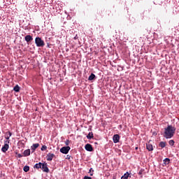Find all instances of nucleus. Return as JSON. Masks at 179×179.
<instances>
[{"mask_svg":"<svg viewBox=\"0 0 179 179\" xmlns=\"http://www.w3.org/2000/svg\"><path fill=\"white\" fill-rule=\"evenodd\" d=\"M38 146H40V144H38V143L33 144L32 146L31 147V150H33V152H34L36 150V149H37V148H38Z\"/></svg>","mask_w":179,"mask_h":179,"instance_id":"nucleus-12","label":"nucleus"},{"mask_svg":"<svg viewBox=\"0 0 179 179\" xmlns=\"http://www.w3.org/2000/svg\"><path fill=\"white\" fill-rule=\"evenodd\" d=\"M163 162L165 165L170 164V159L169 158L164 159Z\"/></svg>","mask_w":179,"mask_h":179,"instance_id":"nucleus-19","label":"nucleus"},{"mask_svg":"<svg viewBox=\"0 0 179 179\" xmlns=\"http://www.w3.org/2000/svg\"><path fill=\"white\" fill-rule=\"evenodd\" d=\"M23 170L25 171V173H27V171H29L30 167L29 166H24Z\"/></svg>","mask_w":179,"mask_h":179,"instance_id":"nucleus-20","label":"nucleus"},{"mask_svg":"<svg viewBox=\"0 0 179 179\" xmlns=\"http://www.w3.org/2000/svg\"><path fill=\"white\" fill-rule=\"evenodd\" d=\"M169 143L170 146H174V143H176V142H174V140H170L169 141Z\"/></svg>","mask_w":179,"mask_h":179,"instance_id":"nucleus-21","label":"nucleus"},{"mask_svg":"<svg viewBox=\"0 0 179 179\" xmlns=\"http://www.w3.org/2000/svg\"><path fill=\"white\" fill-rule=\"evenodd\" d=\"M9 138H10V137H9V136H6V139L7 141H9Z\"/></svg>","mask_w":179,"mask_h":179,"instance_id":"nucleus-29","label":"nucleus"},{"mask_svg":"<svg viewBox=\"0 0 179 179\" xmlns=\"http://www.w3.org/2000/svg\"><path fill=\"white\" fill-rule=\"evenodd\" d=\"M114 143H118L120 142V135L115 134L113 137Z\"/></svg>","mask_w":179,"mask_h":179,"instance_id":"nucleus-8","label":"nucleus"},{"mask_svg":"<svg viewBox=\"0 0 179 179\" xmlns=\"http://www.w3.org/2000/svg\"><path fill=\"white\" fill-rule=\"evenodd\" d=\"M25 41H27V43H30V41H33V36H30V35H27L25 36Z\"/></svg>","mask_w":179,"mask_h":179,"instance_id":"nucleus-10","label":"nucleus"},{"mask_svg":"<svg viewBox=\"0 0 179 179\" xmlns=\"http://www.w3.org/2000/svg\"><path fill=\"white\" fill-rule=\"evenodd\" d=\"M41 150L42 151L47 150V145H43L42 148H41Z\"/></svg>","mask_w":179,"mask_h":179,"instance_id":"nucleus-22","label":"nucleus"},{"mask_svg":"<svg viewBox=\"0 0 179 179\" xmlns=\"http://www.w3.org/2000/svg\"><path fill=\"white\" fill-rule=\"evenodd\" d=\"M54 157H55V155L49 152L46 155V160H48V162H51V161H52V159H54Z\"/></svg>","mask_w":179,"mask_h":179,"instance_id":"nucleus-6","label":"nucleus"},{"mask_svg":"<svg viewBox=\"0 0 179 179\" xmlns=\"http://www.w3.org/2000/svg\"><path fill=\"white\" fill-rule=\"evenodd\" d=\"M65 143H66V146H69V144L71 143V141H70L69 140H66V142H65Z\"/></svg>","mask_w":179,"mask_h":179,"instance_id":"nucleus-24","label":"nucleus"},{"mask_svg":"<svg viewBox=\"0 0 179 179\" xmlns=\"http://www.w3.org/2000/svg\"><path fill=\"white\" fill-rule=\"evenodd\" d=\"M176 129H177L174 126L168 125L164 128V138H166V139H171V138L174 136Z\"/></svg>","mask_w":179,"mask_h":179,"instance_id":"nucleus-1","label":"nucleus"},{"mask_svg":"<svg viewBox=\"0 0 179 179\" xmlns=\"http://www.w3.org/2000/svg\"><path fill=\"white\" fill-rule=\"evenodd\" d=\"M85 149V150H87V152H93V146H92L91 144H86Z\"/></svg>","mask_w":179,"mask_h":179,"instance_id":"nucleus-7","label":"nucleus"},{"mask_svg":"<svg viewBox=\"0 0 179 179\" xmlns=\"http://www.w3.org/2000/svg\"><path fill=\"white\" fill-rule=\"evenodd\" d=\"M13 90L17 93V92H20V87H19V85H16L14 87Z\"/></svg>","mask_w":179,"mask_h":179,"instance_id":"nucleus-15","label":"nucleus"},{"mask_svg":"<svg viewBox=\"0 0 179 179\" xmlns=\"http://www.w3.org/2000/svg\"><path fill=\"white\" fill-rule=\"evenodd\" d=\"M90 176H93V173H90Z\"/></svg>","mask_w":179,"mask_h":179,"instance_id":"nucleus-30","label":"nucleus"},{"mask_svg":"<svg viewBox=\"0 0 179 179\" xmlns=\"http://www.w3.org/2000/svg\"><path fill=\"white\" fill-rule=\"evenodd\" d=\"M18 157H23V155H22V154H18Z\"/></svg>","mask_w":179,"mask_h":179,"instance_id":"nucleus-28","label":"nucleus"},{"mask_svg":"<svg viewBox=\"0 0 179 179\" xmlns=\"http://www.w3.org/2000/svg\"><path fill=\"white\" fill-rule=\"evenodd\" d=\"M146 148H147V150H148L149 152H152L153 150V145L150 143V141H149L146 144Z\"/></svg>","mask_w":179,"mask_h":179,"instance_id":"nucleus-9","label":"nucleus"},{"mask_svg":"<svg viewBox=\"0 0 179 179\" xmlns=\"http://www.w3.org/2000/svg\"><path fill=\"white\" fill-rule=\"evenodd\" d=\"M87 139H93V132H90L87 136Z\"/></svg>","mask_w":179,"mask_h":179,"instance_id":"nucleus-17","label":"nucleus"},{"mask_svg":"<svg viewBox=\"0 0 179 179\" xmlns=\"http://www.w3.org/2000/svg\"><path fill=\"white\" fill-rule=\"evenodd\" d=\"M24 157H27V156H30V149L25 150L23 152Z\"/></svg>","mask_w":179,"mask_h":179,"instance_id":"nucleus-11","label":"nucleus"},{"mask_svg":"<svg viewBox=\"0 0 179 179\" xmlns=\"http://www.w3.org/2000/svg\"><path fill=\"white\" fill-rule=\"evenodd\" d=\"M35 43L36 44V47H44L45 45V43L40 37L35 38Z\"/></svg>","mask_w":179,"mask_h":179,"instance_id":"nucleus-2","label":"nucleus"},{"mask_svg":"<svg viewBox=\"0 0 179 179\" xmlns=\"http://www.w3.org/2000/svg\"><path fill=\"white\" fill-rule=\"evenodd\" d=\"M142 174H143V169H141L138 172V176H141V178H142Z\"/></svg>","mask_w":179,"mask_h":179,"instance_id":"nucleus-23","label":"nucleus"},{"mask_svg":"<svg viewBox=\"0 0 179 179\" xmlns=\"http://www.w3.org/2000/svg\"><path fill=\"white\" fill-rule=\"evenodd\" d=\"M69 150H71V147L69 146L62 147L60 149L61 153H63L64 155H68V153H69Z\"/></svg>","mask_w":179,"mask_h":179,"instance_id":"nucleus-3","label":"nucleus"},{"mask_svg":"<svg viewBox=\"0 0 179 179\" xmlns=\"http://www.w3.org/2000/svg\"><path fill=\"white\" fill-rule=\"evenodd\" d=\"M7 134H8L9 137L12 136V133L10 131H8Z\"/></svg>","mask_w":179,"mask_h":179,"instance_id":"nucleus-26","label":"nucleus"},{"mask_svg":"<svg viewBox=\"0 0 179 179\" xmlns=\"http://www.w3.org/2000/svg\"><path fill=\"white\" fill-rule=\"evenodd\" d=\"M8 143H9V141H6L4 142V145L1 148V150L3 152V153L8 152V149H9V145Z\"/></svg>","mask_w":179,"mask_h":179,"instance_id":"nucleus-4","label":"nucleus"},{"mask_svg":"<svg viewBox=\"0 0 179 179\" xmlns=\"http://www.w3.org/2000/svg\"><path fill=\"white\" fill-rule=\"evenodd\" d=\"M43 165V163L39 162L38 164H36L34 166V169H41V166Z\"/></svg>","mask_w":179,"mask_h":179,"instance_id":"nucleus-14","label":"nucleus"},{"mask_svg":"<svg viewBox=\"0 0 179 179\" xmlns=\"http://www.w3.org/2000/svg\"><path fill=\"white\" fill-rule=\"evenodd\" d=\"M159 147L163 149V148H166V142L164 141H161L159 143Z\"/></svg>","mask_w":179,"mask_h":179,"instance_id":"nucleus-18","label":"nucleus"},{"mask_svg":"<svg viewBox=\"0 0 179 179\" xmlns=\"http://www.w3.org/2000/svg\"><path fill=\"white\" fill-rule=\"evenodd\" d=\"M128 177H129V173L127 172L121 177V179H128Z\"/></svg>","mask_w":179,"mask_h":179,"instance_id":"nucleus-16","label":"nucleus"},{"mask_svg":"<svg viewBox=\"0 0 179 179\" xmlns=\"http://www.w3.org/2000/svg\"><path fill=\"white\" fill-rule=\"evenodd\" d=\"M92 173H93V171H94L93 170V168H91V169H90L89 173H92Z\"/></svg>","mask_w":179,"mask_h":179,"instance_id":"nucleus-27","label":"nucleus"},{"mask_svg":"<svg viewBox=\"0 0 179 179\" xmlns=\"http://www.w3.org/2000/svg\"><path fill=\"white\" fill-rule=\"evenodd\" d=\"M48 166V164H47L46 162H44L41 165V170H43V171L44 173H49V171H50V169H48V166Z\"/></svg>","mask_w":179,"mask_h":179,"instance_id":"nucleus-5","label":"nucleus"},{"mask_svg":"<svg viewBox=\"0 0 179 179\" xmlns=\"http://www.w3.org/2000/svg\"><path fill=\"white\" fill-rule=\"evenodd\" d=\"M94 79H96V75H94V73H91L88 78V80H94Z\"/></svg>","mask_w":179,"mask_h":179,"instance_id":"nucleus-13","label":"nucleus"},{"mask_svg":"<svg viewBox=\"0 0 179 179\" xmlns=\"http://www.w3.org/2000/svg\"><path fill=\"white\" fill-rule=\"evenodd\" d=\"M66 159L67 160H70V159H71V155H67Z\"/></svg>","mask_w":179,"mask_h":179,"instance_id":"nucleus-25","label":"nucleus"}]
</instances>
